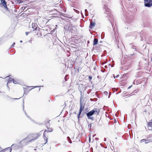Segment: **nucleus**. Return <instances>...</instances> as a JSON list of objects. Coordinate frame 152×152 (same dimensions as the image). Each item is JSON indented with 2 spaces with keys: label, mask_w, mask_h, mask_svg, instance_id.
I'll list each match as a JSON object with an SVG mask.
<instances>
[{
  "label": "nucleus",
  "mask_w": 152,
  "mask_h": 152,
  "mask_svg": "<svg viewBox=\"0 0 152 152\" xmlns=\"http://www.w3.org/2000/svg\"><path fill=\"white\" fill-rule=\"evenodd\" d=\"M145 141V139H142L141 140V142H142L144 141Z\"/></svg>",
  "instance_id": "nucleus-28"
},
{
  "label": "nucleus",
  "mask_w": 152,
  "mask_h": 152,
  "mask_svg": "<svg viewBox=\"0 0 152 152\" xmlns=\"http://www.w3.org/2000/svg\"><path fill=\"white\" fill-rule=\"evenodd\" d=\"M19 3H21L22 2L21 1V0H16Z\"/></svg>",
  "instance_id": "nucleus-22"
},
{
  "label": "nucleus",
  "mask_w": 152,
  "mask_h": 152,
  "mask_svg": "<svg viewBox=\"0 0 152 152\" xmlns=\"http://www.w3.org/2000/svg\"><path fill=\"white\" fill-rule=\"evenodd\" d=\"M23 111H24V113H25V115H26L27 116V117L30 120H31V118L29 116H28L26 114V113L25 111V110H24V100H23Z\"/></svg>",
  "instance_id": "nucleus-13"
},
{
  "label": "nucleus",
  "mask_w": 152,
  "mask_h": 152,
  "mask_svg": "<svg viewBox=\"0 0 152 152\" xmlns=\"http://www.w3.org/2000/svg\"><path fill=\"white\" fill-rule=\"evenodd\" d=\"M151 61H152V58H151Z\"/></svg>",
  "instance_id": "nucleus-42"
},
{
  "label": "nucleus",
  "mask_w": 152,
  "mask_h": 152,
  "mask_svg": "<svg viewBox=\"0 0 152 152\" xmlns=\"http://www.w3.org/2000/svg\"><path fill=\"white\" fill-rule=\"evenodd\" d=\"M9 148H10V152H11V151H12V148H11L10 147H9Z\"/></svg>",
  "instance_id": "nucleus-29"
},
{
  "label": "nucleus",
  "mask_w": 152,
  "mask_h": 152,
  "mask_svg": "<svg viewBox=\"0 0 152 152\" xmlns=\"http://www.w3.org/2000/svg\"><path fill=\"white\" fill-rule=\"evenodd\" d=\"M3 94L2 92L0 91V95Z\"/></svg>",
  "instance_id": "nucleus-31"
},
{
  "label": "nucleus",
  "mask_w": 152,
  "mask_h": 152,
  "mask_svg": "<svg viewBox=\"0 0 152 152\" xmlns=\"http://www.w3.org/2000/svg\"><path fill=\"white\" fill-rule=\"evenodd\" d=\"M35 88H37L36 90L37 91H39L40 89V86H27V87L24 88L23 94L26 95L28 94V93L31 90Z\"/></svg>",
  "instance_id": "nucleus-2"
},
{
  "label": "nucleus",
  "mask_w": 152,
  "mask_h": 152,
  "mask_svg": "<svg viewBox=\"0 0 152 152\" xmlns=\"http://www.w3.org/2000/svg\"><path fill=\"white\" fill-rule=\"evenodd\" d=\"M149 130H152V129H148Z\"/></svg>",
  "instance_id": "nucleus-38"
},
{
  "label": "nucleus",
  "mask_w": 152,
  "mask_h": 152,
  "mask_svg": "<svg viewBox=\"0 0 152 152\" xmlns=\"http://www.w3.org/2000/svg\"><path fill=\"white\" fill-rule=\"evenodd\" d=\"M88 78H89V80L90 81H91L92 79V77L91 76H89V77H88Z\"/></svg>",
  "instance_id": "nucleus-21"
},
{
  "label": "nucleus",
  "mask_w": 152,
  "mask_h": 152,
  "mask_svg": "<svg viewBox=\"0 0 152 152\" xmlns=\"http://www.w3.org/2000/svg\"><path fill=\"white\" fill-rule=\"evenodd\" d=\"M10 79V81H12L14 83H15V84L16 83V81H15L14 79L11 78Z\"/></svg>",
  "instance_id": "nucleus-17"
},
{
  "label": "nucleus",
  "mask_w": 152,
  "mask_h": 152,
  "mask_svg": "<svg viewBox=\"0 0 152 152\" xmlns=\"http://www.w3.org/2000/svg\"><path fill=\"white\" fill-rule=\"evenodd\" d=\"M15 44V42H14L12 45L11 46V47H13L14 46V45Z\"/></svg>",
  "instance_id": "nucleus-25"
},
{
  "label": "nucleus",
  "mask_w": 152,
  "mask_h": 152,
  "mask_svg": "<svg viewBox=\"0 0 152 152\" xmlns=\"http://www.w3.org/2000/svg\"><path fill=\"white\" fill-rule=\"evenodd\" d=\"M35 25V23H33L32 24V27L34 29L33 30V32L36 34L38 36H42V34L41 33L42 31H44V30L42 29H39V28L36 27L35 28H34L33 26H34Z\"/></svg>",
  "instance_id": "nucleus-3"
},
{
  "label": "nucleus",
  "mask_w": 152,
  "mask_h": 152,
  "mask_svg": "<svg viewBox=\"0 0 152 152\" xmlns=\"http://www.w3.org/2000/svg\"><path fill=\"white\" fill-rule=\"evenodd\" d=\"M32 135L34 140L37 139L40 136V134L39 133L32 134Z\"/></svg>",
  "instance_id": "nucleus-10"
},
{
  "label": "nucleus",
  "mask_w": 152,
  "mask_h": 152,
  "mask_svg": "<svg viewBox=\"0 0 152 152\" xmlns=\"http://www.w3.org/2000/svg\"><path fill=\"white\" fill-rule=\"evenodd\" d=\"M147 140H146V141L145 140V143H146V144L147 143H148V142H147Z\"/></svg>",
  "instance_id": "nucleus-33"
},
{
  "label": "nucleus",
  "mask_w": 152,
  "mask_h": 152,
  "mask_svg": "<svg viewBox=\"0 0 152 152\" xmlns=\"http://www.w3.org/2000/svg\"><path fill=\"white\" fill-rule=\"evenodd\" d=\"M36 149H34V150H36Z\"/></svg>",
  "instance_id": "nucleus-39"
},
{
  "label": "nucleus",
  "mask_w": 152,
  "mask_h": 152,
  "mask_svg": "<svg viewBox=\"0 0 152 152\" xmlns=\"http://www.w3.org/2000/svg\"><path fill=\"white\" fill-rule=\"evenodd\" d=\"M148 126H152V119L150 121V122L148 123Z\"/></svg>",
  "instance_id": "nucleus-15"
},
{
  "label": "nucleus",
  "mask_w": 152,
  "mask_h": 152,
  "mask_svg": "<svg viewBox=\"0 0 152 152\" xmlns=\"http://www.w3.org/2000/svg\"><path fill=\"white\" fill-rule=\"evenodd\" d=\"M68 29L70 30V31L72 34H76L77 32V29L75 27L69 26L68 27Z\"/></svg>",
  "instance_id": "nucleus-8"
},
{
  "label": "nucleus",
  "mask_w": 152,
  "mask_h": 152,
  "mask_svg": "<svg viewBox=\"0 0 152 152\" xmlns=\"http://www.w3.org/2000/svg\"><path fill=\"white\" fill-rule=\"evenodd\" d=\"M98 42V39H97L95 38L94 39L93 45H96Z\"/></svg>",
  "instance_id": "nucleus-14"
},
{
  "label": "nucleus",
  "mask_w": 152,
  "mask_h": 152,
  "mask_svg": "<svg viewBox=\"0 0 152 152\" xmlns=\"http://www.w3.org/2000/svg\"><path fill=\"white\" fill-rule=\"evenodd\" d=\"M27 141V140H25V141H24L23 142H24L25 143H26L27 142H26ZM21 142V141L20 142Z\"/></svg>",
  "instance_id": "nucleus-24"
},
{
  "label": "nucleus",
  "mask_w": 152,
  "mask_h": 152,
  "mask_svg": "<svg viewBox=\"0 0 152 152\" xmlns=\"http://www.w3.org/2000/svg\"><path fill=\"white\" fill-rule=\"evenodd\" d=\"M91 124H90L88 125V128L90 129H91Z\"/></svg>",
  "instance_id": "nucleus-18"
},
{
  "label": "nucleus",
  "mask_w": 152,
  "mask_h": 152,
  "mask_svg": "<svg viewBox=\"0 0 152 152\" xmlns=\"http://www.w3.org/2000/svg\"><path fill=\"white\" fill-rule=\"evenodd\" d=\"M1 6L4 7V8L7 9H8V8L7 5V2L5 0H1Z\"/></svg>",
  "instance_id": "nucleus-9"
},
{
  "label": "nucleus",
  "mask_w": 152,
  "mask_h": 152,
  "mask_svg": "<svg viewBox=\"0 0 152 152\" xmlns=\"http://www.w3.org/2000/svg\"><path fill=\"white\" fill-rule=\"evenodd\" d=\"M20 42H22V41H21Z\"/></svg>",
  "instance_id": "nucleus-44"
},
{
  "label": "nucleus",
  "mask_w": 152,
  "mask_h": 152,
  "mask_svg": "<svg viewBox=\"0 0 152 152\" xmlns=\"http://www.w3.org/2000/svg\"><path fill=\"white\" fill-rule=\"evenodd\" d=\"M99 113V109L97 108H94L92 110L86 113V115L88 119H90L93 120L94 119V117L91 116L94 114L98 115Z\"/></svg>",
  "instance_id": "nucleus-1"
},
{
  "label": "nucleus",
  "mask_w": 152,
  "mask_h": 152,
  "mask_svg": "<svg viewBox=\"0 0 152 152\" xmlns=\"http://www.w3.org/2000/svg\"><path fill=\"white\" fill-rule=\"evenodd\" d=\"M95 25L96 24L94 22L91 21L89 26V28L91 29H92L94 27H95Z\"/></svg>",
  "instance_id": "nucleus-11"
},
{
  "label": "nucleus",
  "mask_w": 152,
  "mask_h": 152,
  "mask_svg": "<svg viewBox=\"0 0 152 152\" xmlns=\"http://www.w3.org/2000/svg\"><path fill=\"white\" fill-rule=\"evenodd\" d=\"M64 104H65V106H66V104L65 102H64Z\"/></svg>",
  "instance_id": "nucleus-40"
},
{
  "label": "nucleus",
  "mask_w": 152,
  "mask_h": 152,
  "mask_svg": "<svg viewBox=\"0 0 152 152\" xmlns=\"http://www.w3.org/2000/svg\"><path fill=\"white\" fill-rule=\"evenodd\" d=\"M145 7H150L152 6V0H144Z\"/></svg>",
  "instance_id": "nucleus-6"
},
{
  "label": "nucleus",
  "mask_w": 152,
  "mask_h": 152,
  "mask_svg": "<svg viewBox=\"0 0 152 152\" xmlns=\"http://www.w3.org/2000/svg\"><path fill=\"white\" fill-rule=\"evenodd\" d=\"M97 96V97H99L98 96Z\"/></svg>",
  "instance_id": "nucleus-43"
},
{
  "label": "nucleus",
  "mask_w": 152,
  "mask_h": 152,
  "mask_svg": "<svg viewBox=\"0 0 152 152\" xmlns=\"http://www.w3.org/2000/svg\"><path fill=\"white\" fill-rule=\"evenodd\" d=\"M132 86H129L128 87V89L130 88H131V87H132Z\"/></svg>",
  "instance_id": "nucleus-32"
},
{
  "label": "nucleus",
  "mask_w": 152,
  "mask_h": 152,
  "mask_svg": "<svg viewBox=\"0 0 152 152\" xmlns=\"http://www.w3.org/2000/svg\"><path fill=\"white\" fill-rule=\"evenodd\" d=\"M11 147H12L13 149H14L15 150H17L19 146L17 145L13 144L12 145Z\"/></svg>",
  "instance_id": "nucleus-12"
},
{
  "label": "nucleus",
  "mask_w": 152,
  "mask_h": 152,
  "mask_svg": "<svg viewBox=\"0 0 152 152\" xmlns=\"http://www.w3.org/2000/svg\"><path fill=\"white\" fill-rule=\"evenodd\" d=\"M111 94V93L109 92V95H110V94Z\"/></svg>",
  "instance_id": "nucleus-35"
},
{
  "label": "nucleus",
  "mask_w": 152,
  "mask_h": 152,
  "mask_svg": "<svg viewBox=\"0 0 152 152\" xmlns=\"http://www.w3.org/2000/svg\"><path fill=\"white\" fill-rule=\"evenodd\" d=\"M119 76V75H118L117 76V77H118V76Z\"/></svg>",
  "instance_id": "nucleus-37"
},
{
  "label": "nucleus",
  "mask_w": 152,
  "mask_h": 152,
  "mask_svg": "<svg viewBox=\"0 0 152 152\" xmlns=\"http://www.w3.org/2000/svg\"><path fill=\"white\" fill-rule=\"evenodd\" d=\"M81 113H78V115H77V118L78 120H79L80 118V116Z\"/></svg>",
  "instance_id": "nucleus-19"
},
{
  "label": "nucleus",
  "mask_w": 152,
  "mask_h": 152,
  "mask_svg": "<svg viewBox=\"0 0 152 152\" xmlns=\"http://www.w3.org/2000/svg\"><path fill=\"white\" fill-rule=\"evenodd\" d=\"M5 150V149H3L1 151L2 152H4Z\"/></svg>",
  "instance_id": "nucleus-26"
},
{
  "label": "nucleus",
  "mask_w": 152,
  "mask_h": 152,
  "mask_svg": "<svg viewBox=\"0 0 152 152\" xmlns=\"http://www.w3.org/2000/svg\"><path fill=\"white\" fill-rule=\"evenodd\" d=\"M48 130H45V131L44 132V134H43V136H44V138L45 140H46V142L45 143V144L46 143L48 142V139L45 136V134L46 132H51L53 131L52 129L51 128H48V127H47Z\"/></svg>",
  "instance_id": "nucleus-7"
},
{
  "label": "nucleus",
  "mask_w": 152,
  "mask_h": 152,
  "mask_svg": "<svg viewBox=\"0 0 152 152\" xmlns=\"http://www.w3.org/2000/svg\"><path fill=\"white\" fill-rule=\"evenodd\" d=\"M0 152H2L1 151H0Z\"/></svg>",
  "instance_id": "nucleus-45"
},
{
  "label": "nucleus",
  "mask_w": 152,
  "mask_h": 152,
  "mask_svg": "<svg viewBox=\"0 0 152 152\" xmlns=\"http://www.w3.org/2000/svg\"><path fill=\"white\" fill-rule=\"evenodd\" d=\"M95 99L94 100V99H91L90 100H91V101H96L97 99H96V98H95V99Z\"/></svg>",
  "instance_id": "nucleus-20"
},
{
  "label": "nucleus",
  "mask_w": 152,
  "mask_h": 152,
  "mask_svg": "<svg viewBox=\"0 0 152 152\" xmlns=\"http://www.w3.org/2000/svg\"><path fill=\"white\" fill-rule=\"evenodd\" d=\"M104 94L105 95H107L108 94V92L107 91H104Z\"/></svg>",
  "instance_id": "nucleus-23"
},
{
  "label": "nucleus",
  "mask_w": 152,
  "mask_h": 152,
  "mask_svg": "<svg viewBox=\"0 0 152 152\" xmlns=\"http://www.w3.org/2000/svg\"><path fill=\"white\" fill-rule=\"evenodd\" d=\"M110 97V96H108V98H109Z\"/></svg>",
  "instance_id": "nucleus-36"
},
{
  "label": "nucleus",
  "mask_w": 152,
  "mask_h": 152,
  "mask_svg": "<svg viewBox=\"0 0 152 152\" xmlns=\"http://www.w3.org/2000/svg\"><path fill=\"white\" fill-rule=\"evenodd\" d=\"M21 97H20L19 98H12V99H20Z\"/></svg>",
  "instance_id": "nucleus-27"
},
{
  "label": "nucleus",
  "mask_w": 152,
  "mask_h": 152,
  "mask_svg": "<svg viewBox=\"0 0 152 152\" xmlns=\"http://www.w3.org/2000/svg\"><path fill=\"white\" fill-rule=\"evenodd\" d=\"M104 141H106V138H104Z\"/></svg>",
  "instance_id": "nucleus-34"
},
{
  "label": "nucleus",
  "mask_w": 152,
  "mask_h": 152,
  "mask_svg": "<svg viewBox=\"0 0 152 152\" xmlns=\"http://www.w3.org/2000/svg\"><path fill=\"white\" fill-rule=\"evenodd\" d=\"M67 139L68 140L69 142V143H72L71 140L70 138V137H67Z\"/></svg>",
  "instance_id": "nucleus-16"
},
{
  "label": "nucleus",
  "mask_w": 152,
  "mask_h": 152,
  "mask_svg": "<svg viewBox=\"0 0 152 152\" xmlns=\"http://www.w3.org/2000/svg\"><path fill=\"white\" fill-rule=\"evenodd\" d=\"M29 32H26V35H27L28 34H29Z\"/></svg>",
  "instance_id": "nucleus-30"
},
{
  "label": "nucleus",
  "mask_w": 152,
  "mask_h": 152,
  "mask_svg": "<svg viewBox=\"0 0 152 152\" xmlns=\"http://www.w3.org/2000/svg\"><path fill=\"white\" fill-rule=\"evenodd\" d=\"M49 121H48V123H49Z\"/></svg>",
  "instance_id": "nucleus-41"
},
{
  "label": "nucleus",
  "mask_w": 152,
  "mask_h": 152,
  "mask_svg": "<svg viewBox=\"0 0 152 152\" xmlns=\"http://www.w3.org/2000/svg\"><path fill=\"white\" fill-rule=\"evenodd\" d=\"M83 100V96H81L80 100V108L79 113H81L82 111L84 109Z\"/></svg>",
  "instance_id": "nucleus-4"
},
{
  "label": "nucleus",
  "mask_w": 152,
  "mask_h": 152,
  "mask_svg": "<svg viewBox=\"0 0 152 152\" xmlns=\"http://www.w3.org/2000/svg\"><path fill=\"white\" fill-rule=\"evenodd\" d=\"M32 134L28 135L26 137L23 139L21 140V142H23L25 140H27L26 142H31L34 140Z\"/></svg>",
  "instance_id": "nucleus-5"
}]
</instances>
